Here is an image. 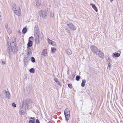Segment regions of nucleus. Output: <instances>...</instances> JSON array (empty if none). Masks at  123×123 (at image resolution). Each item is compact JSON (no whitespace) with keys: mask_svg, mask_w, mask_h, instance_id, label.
<instances>
[{"mask_svg":"<svg viewBox=\"0 0 123 123\" xmlns=\"http://www.w3.org/2000/svg\"><path fill=\"white\" fill-rule=\"evenodd\" d=\"M64 115L65 116L66 121H68L70 116V111L67 108L64 111Z\"/></svg>","mask_w":123,"mask_h":123,"instance_id":"1","label":"nucleus"},{"mask_svg":"<svg viewBox=\"0 0 123 123\" xmlns=\"http://www.w3.org/2000/svg\"><path fill=\"white\" fill-rule=\"evenodd\" d=\"M39 15L43 19H45L47 14V12L46 11L40 10L39 12Z\"/></svg>","mask_w":123,"mask_h":123,"instance_id":"2","label":"nucleus"},{"mask_svg":"<svg viewBox=\"0 0 123 123\" xmlns=\"http://www.w3.org/2000/svg\"><path fill=\"white\" fill-rule=\"evenodd\" d=\"M91 51L97 54V52L98 51V49L94 45L91 46L90 47Z\"/></svg>","mask_w":123,"mask_h":123,"instance_id":"3","label":"nucleus"},{"mask_svg":"<svg viewBox=\"0 0 123 123\" xmlns=\"http://www.w3.org/2000/svg\"><path fill=\"white\" fill-rule=\"evenodd\" d=\"M39 33H34V35L35 37V41L36 43L38 44L40 43L39 41Z\"/></svg>","mask_w":123,"mask_h":123,"instance_id":"4","label":"nucleus"},{"mask_svg":"<svg viewBox=\"0 0 123 123\" xmlns=\"http://www.w3.org/2000/svg\"><path fill=\"white\" fill-rule=\"evenodd\" d=\"M2 93H5L6 95L5 96V98H8L9 99L10 98V94L6 90L4 91H3Z\"/></svg>","mask_w":123,"mask_h":123,"instance_id":"5","label":"nucleus"},{"mask_svg":"<svg viewBox=\"0 0 123 123\" xmlns=\"http://www.w3.org/2000/svg\"><path fill=\"white\" fill-rule=\"evenodd\" d=\"M12 9L14 11V12L15 11L17 10H18L20 9V7L18 5L13 4L12 5Z\"/></svg>","mask_w":123,"mask_h":123,"instance_id":"6","label":"nucleus"},{"mask_svg":"<svg viewBox=\"0 0 123 123\" xmlns=\"http://www.w3.org/2000/svg\"><path fill=\"white\" fill-rule=\"evenodd\" d=\"M6 46L7 48V50L8 52H10L11 49L12 50V46L11 45L10 43L7 42L6 44Z\"/></svg>","mask_w":123,"mask_h":123,"instance_id":"7","label":"nucleus"},{"mask_svg":"<svg viewBox=\"0 0 123 123\" xmlns=\"http://www.w3.org/2000/svg\"><path fill=\"white\" fill-rule=\"evenodd\" d=\"M67 25L71 29L76 30V28L72 24L70 23L69 24H67Z\"/></svg>","mask_w":123,"mask_h":123,"instance_id":"8","label":"nucleus"},{"mask_svg":"<svg viewBox=\"0 0 123 123\" xmlns=\"http://www.w3.org/2000/svg\"><path fill=\"white\" fill-rule=\"evenodd\" d=\"M27 103L26 102L24 101L23 103L22 106L21 107V108L23 109H25L27 108Z\"/></svg>","mask_w":123,"mask_h":123,"instance_id":"9","label":"nucleus"},{"mask_svg":"<svg viewBox=\"0 0 123 123\" xmlns=\"http://www.w3.org/2000/svg\"><path fill=\"white\" fill-rule=\"evenodd\" d=\"M14 12L15 14L18 16L21 15V12L20 9L15 11Z\"/></svg>","mask_w":123,"mask_h":123,"instance_id":"10","label":"nucleus"},{"mask_svg":"<svg viewBox=\"0 0 123 123\" xmlns=\"http://www.w3.org/2000/svg\"><path fill=\"white\" fill-rule=\"evenodd\" d=\"M47 50L46 49H44L42 52V55L44 56H46L47 54Z\"/></svg>","mask_w":123,"mask_h":123,"instance_id":"11","label":"nucleus"},{"mask_svg":"<svg viewBox=\"0 0 123 123\" xmlns=\"http://www.w3.org/2000/svg\"><path fill=\"white\" fill-rule=\"evenodd\" d=\"M33 43L30 40H28V42L27 44V47H31Z\"/></svg>","mask_w":123,"mask_h":123,"instance_id":"12","label":"nucleus"},{"mask_svg":"<svg viewBox=\"0 0 123 123\" xmlns=\"http://www.w3.org/2000/svg\"><path fill=\"white\" fill-rule=\"evenodd\" d=\"M97 55L100 58H102L103 56V54L102 52L101 51L99 50L98 52H97Z\"/></svg>","mask_w":123,"mask_h":123,"instance_id":"13","label":"nucleus"},{"mask_svg":"<svg viewBox=\"0 0 123 123\" xmlns=\"http://www.w3.org/2000/svg\"><path fill=\"white\" fill-rule=\"evenodd\" d=\"M90 6H92V7L93 8L96 12H98V9L97 8V7L95 6L94 4H90Z\"/></svg>","mask_w":123,"mask_h":123,"instance_id":"14","label":"nucleus"},{"mask_svg":"<svg viewBox=\"0 0 123 123\" xmlns=\"http://www.w3.org/2000/svg\"><path fill=\"white\" fill-rule=\"evenodd\" d=\"M11 44L12 48V47L13 48H15L16 46V42L15 41H13L11 43Z\"/></svg>","mask_w":123,"mask_h":123,"instance_id":"15","label":"nucleus"},{"mask_svg":"<svg viewBox=\"0 0 123 123\" xmlns=\"http://www.w3.org/2000/svg\"><path fill=\"white\" fill-rule=\"evenodd\" d=\"M66 54L68 55H71L72 54V52L71 50L68 49L66 50Z\"/></svg>","mask_w":123,"mask_h":123,"instance_id":"16","label":"nucleus"},{"mask_svg":"<svg viewBox=\"0 0 123 123\" xmlns=\"http://www.w3.org/2000/svg\"><path fill=\"white\" fill-rule=\"evenodd\" d=\"M36 6L37 8H38L41 5V4L38 1V0H37L36 1Z\"/></svg>","mask_w":123,"mask_h":123,"instance_id":"17","label":"nucleus"},{"mask_svg":"<svg viewBox=\"0 0 123 123\" xmlns=\"http://www.w3.org/2000/svg\"><path fill=\"white\" fill-rule=\"evenodd\" d=\"M86 82V80H82V82L81 83V86L83 87L85 86V83Z\"/></svg>","mask_w":123,"mask_h":123,"instance_id":"18","label":"nucleus"},{"mask_svg":"<svg viewBox=\"0 0 123 123\" xmlns=\"http://www.w3.org/2000/svg\"><path fill=\"white\" fill-rule=\"evenodd\" d=\"M27 31V29L26 27L24 28L22 30V32L23 34H25L26 33Z\"/></svg>","mask_w":123,"mask_h":123,"instance_id":"19","label":"nucleus"},{"mask_svg":"<svg viewBox=\"0 0 123 123\" xmlns=\"http://www.w3.org/2000/svg\"><path fill=\"white\" fill-rule=\"evenodd\" d=\"M50 16L53 18H54V12H53L52 11H51L50 12Z\"/></svg>","mask_w":123,"mask_h":123,"instance_id":"20","label":"nucleus"},{"mask_svg":"<svg viewBox=\"0 0 123 123\" xmlns=\"http://www.w3.org/2000/svg\"><path fill=\"white\" fill-rule=\"evenodd\" d=\"M38 28L36 27H35L34 29L35 33H39V31L38 30Z\"/></svg>","mask_w":123,"mask_h":123,"instance_id":"21","label":"nucleus"},{"mask_svg":"<svg viewBox=\"0 0 123 123\" xmlns=\"http://www.w3.org/2000/svg\"><path fill=\"white\" fill-rule=\"evenodd\" d=\"M31 59L32 62L34 63L35 62V59L33 57H31Z\"/></svg>","mask_w":123,"mask_h":123,"instance_id":"22","label":"nucleus"},{"mask_svg":"<svg viewBox=\"0 0 123 123\" xmlns=\"http://www.w3.org/2000/svg\"><path fill=\"white\" fill-rule=\"evenodd\" d=\"M117 53L116 52V57H118L120 55V54L121 53V52L119 51Z\"/></svg>","mask_w":123,"mask_h":123,"instance_id":"23","label":"nucleus"},{"mask_svg":"<svg viewBox=\"0 0 123 123\" xmlns=\"http://www.w3.org/2000/svg\"><path fill=\"white\" fill-rule=\"evenodd\" d=\"M29 72L31 73H34L35 72V70L33 68H32L30 69Z\"/></svg>","mask_w":123,"mask_h":123,"instance_id":"24","label":"nucleus"},{"mask_svg":"<svg viewBox=\"0 0 123 123\" xmlns=\"http://www.w3.org/2000/svg\"><path fill=\"white\" fill-rule=\"evenodd\" d=\"M51 50L52 52H54L56 50V49L54 48H51Z\"/></svg>","mask_w":123,"mask_h":123,"instance_id":"25","label":"nucleus"},{"mask_svg":"<svg viewBox=\"0 0 123 123\" xmlns=\"http://www.w3.org/2000/svg\"><path fill=\"white\" fill-rule=\"evenodd\" d=\"M80 78V76L79 75H77L76 76V80L77 81H78L79 80Z\"/></svg>","mask_w":123,"mask_h":123,"instance_id":"26","label":"nucleus"},{"mask_svg":"<svg viewBox=\"0 0 123 123\" xmlns=\"http://www.w3.org/2000/svg\"><path fill=\"white\" fill-rule=\"evenodd\" d=\"M31 51H29L26 52V54L28 56H29L30 55H31Z\"/></svg>","mask_w":123,"mask_h":123,"instance_id":"27","label":"nucleus"},{"mask_svg":"<svg viewBox=\"0 0 123 123\" xmlns=\"http://www.w3.org/2000/svg\"><path fill=\"white\" fill-rule=\"evenodd\" d=\"M28 57H25V59L24 60V62H28Z\"/></svg>","mask_w":123,"mask_h":123,"instance_id":"28","label":"nucleus"},{"mask_svg":"<svg viewBox=\"0 0 123 123\" xmlns=\"http://www.w3.org/2000/svg\"><path fill=\"white\" fill-rule=\"evenodd\" d=\"M54 80L58 84H59V82L58 81V79L57 78H55L54 79Z\"/></svg>","mask_w":123,"mask_h":123,"instance_id":"29","label":"nucleus"},{"mask_svg":"<svg viewBox=\"0 0 123 123\" xmlns=\"http://www.w3.org/2000/svg\"><path fill=\"white\" fill-rule=\"evenodd\" d=\"M20 113L21 114L24 115L25 114V112L24 111L21 110L20 112Z\"/></svg>","mask_w":123,"mask_h":123,"instance_id":"30","label":"nucleus"},{"mask_svg":"<svg viewBox=\"0 0 123 123\" xmlns=\"http://www.w3.org/2000/svg\"><path fill=\"white\" fill-rule=\"evenodd\" d=\"M7 32L8 33H10L11 32V30L10 28H8L7 29H6Z\"/></svg>","mask_w":123,"mask_h":123,"instance_id":"31","label":"nucleus"},{"mask_svg":"<svg viewBox=\"0 0 123 123\" xmlns=\"http://www.w3.org/2000/svg\"><path fill=\"white\" fill-rule=\"evenodd\" d=\"M48 43H49L50 44H51V43H52V41L51 40H50V39L49 38H48Z\"/></svg>","mask_w":123,"mask_h":123,"instance_id":"32","label":"nucleus"},{"mask_svg":"<svg viewBox=\"0 0 123 123\" xmlns=\"http://www.w3.org/2000/svg\"><path fill=\"white\" fill-rule=\"evenodd\" d=\"M52 43H51V45H52L53 46H54L56 45V44L54 42L52 41Z\"/></svg>","mask_w":123,"mask_h":123,"instance_id":"33","label":"nucleus"},{"mask_svg":"<svg viewBox=\"0 0 123 123\" xmlns=\"http://www.w3.org/2000/svg\"><path fill=\"white\" fill-rule=\"evenodd\" d=\"M68 86L71 89H72V85L71 84H68Z\"/></svg>","mask_w":123,"mask_h":123,"instance_id":"34","label":"nucleus"},{"mask_svg":"<svg viewBox=\"0 0 123 123\" xmlns=\"http://www.w3.org/2000/svg\"><path fill=\"white\" fill-rule=\"evenodd\" d=\"M35 123V121L34 120H30L29 121V123Z\"/></svg>","mask_w":123,"mask_h":123,"instance_id":"35","label":"nucleus"},{"mask_svg":"<svg viewBox=\"0 0 123 123\" xmlns=\"http://www.w3.org/2000/svg\"><path fill=\"white\" fill-rule=\"evenodd\" d=\"M30 47H27V51H31V49H30Z\"/></svg>","mask_w":123,"mask_h":123,"instance_id":"36","label":"nucleus"},{"mask_svg":"<svg viewBox=\"0 0 123 123\" xmlns=\"http://www.w3.org/2000/svg\"><path fill=\"white\" fill-rule=\"evenodd\" d=\"M12 106L14 107H16V105L14 103H13L12 104Z\"/></svg>","mask_w":123,"mask_h":123,"instance_id":"37","label":"nucleus"},{"mask_svg":"<svg viewBox=\"0 0 123 123\" xmlns=\"http://www.w3.org/2000/svg\"><path fill=\"white\" fill-rule=\"evenodd\" d=\"M107 63L108 64H110V61L109 58H108V59L107 60Z\"/></svg>","mask_w":123,"mask_h":123,"instance_id":"38","label":"nucleus"},{"mask_svg":"<svg viewBox=\"0 0 123 123\" xmlns=\"http://www.w3.org/2000/svg\"><path fill=\"white\" fill-rule=\"evenodd\" d=\"M5 27L6 29H7L8 28V24H6L5 25Z\"/></svg>","mask_w":123,"mask_h":123,"instance_id":"39","label":"nucleus"},{"mask_svg":"<svg viewBox=\"0 0 123 123\" xmlns=\"http://www.w3.org/2000/svg\"><path fill=\"white\" fill-rule=\"evenodd\" d=\"M72 77H71V79L72 80H73L74 78L75 75H74L73 74H72Z\"/></svg>","mask_w":123,"mask_h":123,"instance_id":"40","label":"nucleus"},{"mask_svg":"<svg viewBox=\"0 0 123 123\" xmlns=\"http://www.w3.org/2000/svg\"><path fill=\"white\" fill-rule=\"evenodd\" d=\"M36 123H40L38 119H37L36 120Z\"/></svg>","mask_w":123,"mask_h":123,"instance_id":"41","label":"nucleus"},{"mask_svg":"<svg viewBox=\"0 0 123 123\" xmlns=\"http://www.w3.org/2000/svg\"><path fill=\"white\" fill-rule=\"evenodd\" d=\"M33 37L31 36L30 37L29 39L28 40H30V39H33Z\"/></svg>","mask_w":123,"mask_h":123,"instance_id":"42","label":"nucleus"},{"mask_svg":"<svg viewBox=\"0 0 123 123\" xmlns=\"http://www.w3.org/2000/svg\"><path fill=\"white\" fill-rule=\"evenodd\" d=\"M35 118L34 117H31L30 118H29V119H33L34 120H35Z\"/></svg>","mask_w":123,"mask_h":123,"instance_id":"43","label":"nucleus"},{"mask_svg":"<svg viewBox=\"0 0 123 123\" xmlns=\"http://www.w3.org/2000/svg\"><path fill=\"white\" fill-rule=\"evenodd\" d=\"M24 62V66L25 67H26V63L27 62Z\"/></svg>","mask_w":123,"mask_h":123,"instance_id":"44","label":"nucleus"},{"mask_svg":"<svg viewBox=\"0 0 123 123\" xmlns=\"http://www.w3.org/2000/svg\"><path fill=\"white\" fill-rule=\"evenodd\" d=\"M113 56L115 57V52L114 53L113 55Z\"/></svg>","mask_w":123,"mask_h":123,"instance_id":"45","label":"nucleus"},{"mask_svg":"<svg viewBox=\"0 0 123 123\" xmlns=\"http://www.w3.org/2000/svg\"><path fill=\"white\" fill-rule=\"evenodd\" d=\"M110 64H108V67L110 68L111 66V65H110Z\"/></svg>","mask_w":123,"mask_h":123,"instance_id":"46","label":"nucleus"},{"mask_svg":"<svg viewBox=\"0 0 123 123\" xmlns=\"http://www.w3.org/2000/svg\"><path fill=\"white\" fill-rule=\"evenodd\" d=\"M2 63L3 64H5V62H4V61H2Z\"/></svg>","mask_w":123,"mask_h":123,"instance_id":"47","label":"nucleus"},{"mask_svg":"<svg viewBox=\"0 0 123 123\" xmlns=\"http://www.w3.org/2000/svg\"><path fill=\"white\" fill-rule=\"evenodd\" d=\"M48 123H50V121H49Z\"/></svg>","mask_w":123,"mask_h":123,"instance_id":"48","label":"nucleus"},{"mask_svg":"<svg viewBox=\"0 0 123 123\" xmlns=\"http://www.w3.org/2000/svg\"><path fill=\"white\" fill-rule=\"evenodd\" d=\"M113 0H111V1H113Z\"/></svg>","mask_w":123,"mask_h":123,"instance_id":"49","label":"nucleus"},{"mask_svg":"<svg viewBox=\"0 0 123 123\" xmlns=\"http://www.w3.org/2000/svg\"><path fill=\"white\" fill-rule=\"evenodd\" d=\"M1 17V15H0V18Z\"/></svg>","mask_w":123,"mask_h":123,"instance_id":"50","label":"nucleus"},{"mask_svg":"<svg viewBox=\"0 0 123 123\" xmlns=\"http://www.w3.org/2000/svg\"><path fill=\"white\" fill-rule=\"evenodd\" d=\"M114 100H115V98H114Z\"/></svg>","mask_w":123,"mask_h":123,"instance_id":"51","label":"nucleus"}]
</instances>
